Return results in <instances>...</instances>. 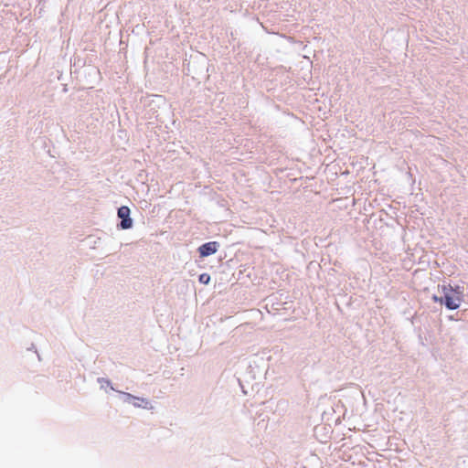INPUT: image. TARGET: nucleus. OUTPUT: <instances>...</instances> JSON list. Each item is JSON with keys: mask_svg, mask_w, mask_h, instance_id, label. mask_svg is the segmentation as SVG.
Here are the masks:
<instances>
[{"mask_svg": "<svg viewBox=\"0 0 468 468\" xmlns=\"http://www.w3.org/2000/svg\"><path fill=\"white\" fill-rule=\"evenodd\" d=\"M444 294V304L450 310H455L460 307L463 298L462 292L451 286H442Z\"/></svg>", "mask_w": 468, "mask_h": 468, "instance_id": "f257e3e1", "label": "nucleus"}, {"mask_svg": "<svg viewBox=\"0 0 468 468\" xmlns=\"http://www.w3.org/2000/svg\"><path fill=\"white\" fill-rule=\"evenodd\" d=\"M199 282L203 284H207L210 281V276L207 273H202L199 275Z\"/></svg>", "mask_w": 468, "mask_h": 468, "instance_id": "39448f33", "label": "nucleus"}, {"mask_svg": "<svg viewBox=\"0 0 468 468\" xmlns=\"http://www.w3.org/2000/svg\"><path fill=\"white\" fill-rule=\"evenodd\" d=\"M118 217L122 218L121 227L123 229H130L133 225V220L130 218V208L122 206L118 209Z\"/></svg>", "mask_w": 468, "mask_h": 468, "instance_id": "f03ea898", "label": "nucleus"}, {"mask_svg": "<svg viewBox=\"0 0 468 468\" xmlns=\"http://www.w3.org/2000/svg\"><path fill=\"white\" fill-rule=\"evenodd\" d=\"M218 243L216 241L207 242L198 248V251L201 257H207L217 252Z\"/></svg>", "mask_w": 468, "mask_h": 468, "instance_id": "7ed1b4c3", "label": "nucleus"}, {"mask_svg": "<svg viewBox=\"0 0 468 468\" xmlns=\"http://www.w3.org/2000/svg\"><path fill=\"white\" fill-rule=\"evenodd\" d=\"M433 301L436 302V303H444V299L443 297H438L436 295H434L432 297Z\"/></svg>", "mask_w": 468, "mask_h": 468, "instance_id": "423d86ee", "label": "nucleus"}, {"mask_svg": "<svg viewBox=\"0 0 468 468\" xmlns=\"http://www.w3.org/2000/svg\"><path fill=\"white\" fill-rule=\"evenodd\" d=\"M129 402L133 403L135 407L146 408L149 404V401L145 399L137 398L131 394H126Z\"/></svg>", "mask_w": 468, "mask_h": 468, "instance_id": "20e7f679", "label": "nucleus"}]
</instances>
